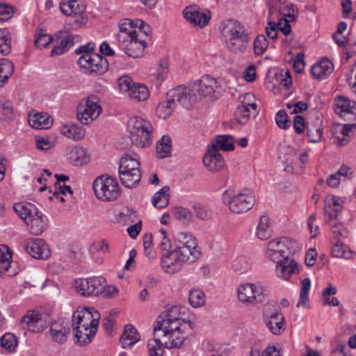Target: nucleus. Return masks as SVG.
<instances>
[{"mask_svg": "<svg viewBox=\"0 0 356 356\" xmlns=\"http://www.w3.org/2000/svg\"><path fill=\"white\" fill-rule=\"evenodd\" d=\"M200 255L197 239L189 233L179 232L175 236V248L162 255L161 266L165 273L174 274L184 264L194 262Z\"/></svg>", "mask_w": 356, "mask_h": 356, "instance_id": "1", "label": "nucleus"}, {"mask_svg": "<svg viewBox=\"0 0 356 356\" xmlns=\"http://www.w3.org/2000/svg\"><path fill=\"white\" fill-rule=\"evenodd\" d=\"M155 325L159 327L166 348L181 347L186 339L183 332L194 328V323L190 320L175 318L170 312L159 316Z\"/></svg>", "mask_w": 356, "mask_h": 356, "instance_id": "2", "label": "nucleus"}, {"mask_svg": "<svg viewBox=\"0 0 356 356\" xmlns=\"http://www.w3.org/2000/svg\"><path fill=\"white\" fill-rule=\"evenodd\" d=\"M334 111L345 121L351 122L349 124H344L340 128L339 135L335 136L340 145L343 146L350 141L349 133L356 128V102H351L344 97L338 96L334 102Z\"/></svg>", "mask_w": 356, "mask_h": 356, "instance_id": "3", "label": "nucleus"}, {"mask_svg": "<svg viewBox=\"0 0 356 356\" xmlns=\"http://www.w3.org/2000/svg\"><path fill=\"white\" fill-rule=\"evenodd\" d=\"M222 34L226 38L227 47L235 53H243L245 51L250 36L244 27L234 19L223 22L220 26Z\"/></svg>", "mask_w": 356, "mask_h": 356, "instance_id": "4", "label": "nucleus"}, {"mask_svg": "<svg viewBox=\"0 0 356 356\" xmlns=\"http://www.w3.org/2000/svg\"><path fill=\"white\" fill-rule=\"evenodd\" d=\"M186 86H179L169 90L166 94V100L160 102L156 108V115L161 119L170 117L179 104L186 109L191 108L193 97L187 96Z\"/></svg>", "mask_w": 356, "mask_h": 356, "instance_id": "5", "label": "nucleus"}, {"mask_svg": "<svg viewBox=\"0 0 356 356\" xmlns=\"http://www.w3.org/2000/svg\"><path fill=\"white\" fill-rule=\"evenodd\" d=\"M127 131L133 145L144 148L152 144V124L139 116L129 118L127 124Z\"/></svg>", "mask_w": 356, "mask_h": 356, "instance_id": "6", "label": "nucleus"}, {"mask_svg": "<svg viewBox=\"0 0 356 356\" xmlns=\"http://www.w3.org/2000/svg\"><path fill=\"white\" fill-rule=\"evenodd\" d=\"M222 202L232 212L240 214L248 211L253 207L255 197L254 193L247 188L232 195L228 191H225L222 194Z\"/></svg>", "mask_w": 356, "mask_h": 356, "instance_id": "7", "label": "nucleus"}, {"mask_svg": "<svg viewBox=\"0 0 356 356\" xmlns=\"http://www.w3.org/2000/svg\"><path fill=\"white\" fill-rule=\"evenodd\" d=\"M93 189L96 197L102 201L115 200L121 194L117 181L106 175H102L95 179Z\"/></svg>", "mask_w": 356, "mask_h": 356, "instance_id": "8", "label": "nucleus"}, {"mask_svg": "<svg viewBox=\"0 0 356 356\" xmlns=\"http://www.w3.org/2000/svg\"><path fill=\"white\" fill-rule=\"evenodd\" d=\"M102 111L99 99L90 95L86 99H82L77 106V119L83 124H89L99 116Z\"/></svg>", "mask_w": 356, "mask_h": 356, "instance_id": "9", "label": "nucleus"}, {"mask_svg": "<svg viewBox=\"0 0 356 356\" xmlns=\"http://www.w3.org/2000/svg\"><path fill=\"white\" fill-rule=\"evenodd\" d=\"M218 88V83L209 75L202 76L195 81L190 87H186L187 96L193 97L194 101L191 102V107L202 97L211 96Z\"/></svg>", "mask_w": 356, "mask_h": 356, "instance_id": "10", "label": "nucleus"}, {"mask_svg": "<svg viewBox=\"0 0 356 356\" xmlns=\"http://www.w3.org/2000/svg\"><path fill=\"white\" fill-rule=\"evenodd\" d=\"M78 64L86 70V73L92 76L104 74L108 69V61L99 54L81 55Z\"/></svg>", "mask_w": 356, "mask_h": 356, "instance_id": "11", "label": "nucleus"}, {"mask_svg": "<svg viewBox=\"0 0 356 356\" xmlns=\"http://www.w3.org/2000/svg\"><path fill=\"white\" fill-rule=\"evenodd\" d=\"M106 286V280L103 277H92L86 279H77L74 281L76 291L83 296H97Z\"/></svg>", "mask_w": 356, "mask_h": 356, "instance_id": "12", "label": "nucleus"}, {"mask_svg": "<svg viewBox=\"0 0 356 356\" xmlns=\"http://www.w3.org/2000/svg\"><path fill=\"white\" fill-rule=\"evenodd\" d=\"M99 318V313L93 307L84 308L81 311H76L72 315L73 329H79L83 327L97 329Z\"/></svg>", "mask_w": 356, "mask_h": 356, "instance_id": "13", "label": "nucleus"}, {"mask_svg": "<svg viewBox=\"0 0 356 356\" xmlns=\"http://www.w3.org/2000/svg\"><path fill=\"white\" fill-rule=\"evenodd\" d=\"M26 252L35 259H47L51 255L50 249L42 238H29L23 245Z\"/></svg>", "mask_w": 356, "mask_h": 356, "instance_id": "14", "label": "nucleus"}, {"mask_svg": "<svg viewBox=\"0 0 356 356\" xmlns=\"http://www.w3.org/2000/svg\"><path fill=\"white\" fill-rule=\"evenodd\" d=\"M58 38L57 44L51 51V56L61 55L67 52L75 43L81 41V36L72 35L68 32L60 31L56 35Z\"/></svg>", "mask_w": 356, "mask_h": 356, "instance_id": "15", "label": "nucleus"}, {"mask_svg": "<svg viewBox=\"0 0 356 356\" xmlns=\"http://www.w3.org/2000/svg\"><path fill=\"white\" fill-rule=\"evenodd\" d=\"M299 272V266L293 259L285 257L277 262L275 273L281 280L287 281L293 275H298Z\"/></svg>", "mask_w": 356, "mask_h": 356, "instance_id": "16", "label": "nucleus"}, {"mask_svg": "<svg viewBox=\"0 0 356 356\" xmlns=\"http://www.w3.org/2000/svg\"><path fill=\"white\" fill-rule=\"evenodd\" d=\"M21 323L33 332H40L47 327L42 314L34 310L28 311L22 318Z\"/></svg>", "mask_w": 356, "mask_h": 356, "instance_id": "17", "label": "nucleus"}, {"mask_svg": "<svg viewBox=\"0 0 356 356\" xmlns=\"http://www.w3.org/2000/svg\"><path fill=\"white\" fill-rule=\"evenodd\" d=\"M203 163L204 166L213 172H218L225 166V161L214 145H209L204 155Z\"/></svg>", "mask_w": 356, "mask_h": 356, "instance_id": "18", "label": "nucleus"}, {"mask_svg": "<svg viewBox=\"0 0 356 356\" xmlns=\"http://www.w3.org/2000/svg\"><path fill=\"white\" fill-rule=\"evenodd\" d=\"M119 45L127 56L140 58L144 54L146 42L140 35H138L134 38L131 37V39L125 41L124 44Z\"/></svg>", "mask_w": 356, "mask_h": 356, "instance_id": "19", "label": "nucleus"}, {"mask_svg": "<svg viewBox=\"0 0 356 356\" xmlns=\"http://www.w3.org/2000/svg\"><path fill=\"white\" fill-rule=\"evenodd\" d=\"M184 16L187 22L195 26L204 27L208 24L210 16L200 12L199 8L195 5L187 6L183 11Z\"/></svg>", "mask_w": 356, "mask_h": 356, "instance_id": "20", "label": "nucleus"}, {"mask_svg": "<svg viewBox=\"0 0 356 356\" xmlns=\"http://www.w3.org/2000/svg\"><path fill=\"white\" fill-rule=\"evenodd\" d=\"M51 339L58 343H64L70 332V322L58 319L53 322L50 327Z\"/></svg>", "mask_w": 356, "mask_h": 356, "instance_id": "21", "label": "nucleus"}, {"mask_svg": "<svg viewBox=\"0 0 356 356\" xmlns=\"http://www.w3.org/2000/svg\"><path fill=\"white\" fill-rule=\"evenodd\" d=\"M341 200L339 197L335 196H328L325 200L324 213L325 221L330 222L336 220L338 213L341 212L342 206Z\"/></svg>", "mask_w": 356, "mask_h": 356, "instance_id": "22", "label": "nucleus"}, {"mask_svg": "<svg viewBox=\"0 0 356 356\" xmlns=\"http://www.w3.org/2000/svg\"><path fill=\"white\" fill-rule=\"evenodd\" d=\"M13 208L26 224L29 220H33L42 213L35 204L30 202H17L14 204Z\"/></svg>", "mask_w": 356, "mask_h": 356, "instance_id": "23", "label": "nucleus"}, {"mask_svg": "<svg viewBox=\"0 0 356 356\" xmlns=\"http://www.w3.org/2000/svg\"><path fill=\"white\" fill-rule=\"evenodd\" d=\"M238 300L243 303L253 302L257 296L261 293V289L258 288L253 284L245 283L239 285L238 290Z\"/></svg>", "mask_w": 356, "mask_h": 356, "instance_id": "24", "label": "nucleus"}, {"mask_svg": "<svg viewBox=\"0 0 356 356\" xmlns=\"http://www.w3.org/2000/svg\"><path fill=\"white\" fill-rule=\"evenodd\" d=\"M139 35L134 26V22L129 19H122L119 23V33L117 35L119 44H124L131 37Z\"/></svg>", "mask_w": 356, "mask_h": 356, "instance_id": "25", "label": "nucleus"}, {"mask_svg": "<svg viewBox=\"0 0 356 356\" xmlns=\"http://www.w3.org/2000/svg\"><path fill=\"white\" fill-rule=\"evenodd\" d=\"M159 327L156 325L154 327V338L147 342V348L149 356H162L164 353V341L161 338Z\"/></svg>", "mask_w": 356, "mask_h": 356, "instance_id": "26", "label": "nucleus"}, {"mask_svg": "<svg viewBox=\"0 0 356 356\" xmlns=\"http://www.w3.org/2000/svg\"><path fill=\"white\" fill-rule=\"evenodd\" d=\"M29 232L33 236L42 234L48 227V218L42 213L26 222Z\"/></svg>", "mask_w": 356, "mask_h": 356, "instance_id": "27", "label": "nucleus"}, {"mask_svg": "<svg viewBox=\"0 0 356 356\" xmlns=\"http://www.w3.org/2000/svg\"><path fill=\"white\" fill-rule=\"evenodd\" d=\"M333 64L327 58H323L311 68V73L316 79H324L333 72Z\"/></svg>", "mask_w": 356, "mask_h": 356, "instance_id": "28", "label": "nucleus"}, {"mask_svg": "<svg viewBox=\"0 0 356 356\" xmlns=\"http://www.w3.org/2000/svg\"><path fill=\"white\" fill-rule=\"evenodd\" d=\"M265 323L273 334H281L285 330L284 318L281 313H273L269 317H266Z\"/></svg>", "mask_w": 356, "mask_h": 356, "instance_id": "29", "label": "nucleus"}, {"mask_svg": "<svg viewBox=\"0 0 356 356\" xmlns=\"http://www.w3.org/2000/svg\"><path fill=\"white\" fill-rule=\"evenodd\" d=\"M60 9L63 14L70 16L84 13L86 5L83 0H68L60 3Z\"/></svg>", "mask_w": 356, "mask_h": 356, "instance_id": "30", "label": "nucleus"}, {"mask_svg": "<svg viewBox=\"0 0 356 356\" xmlns=\"http://www.w3.org/2000/svg\"><path fill=\"white\" fill-rule=\"evenodd\" d=\"M68 159L74 165H83L88 163L90 161V156L85 148L75 146L70 149L68 152Z\"/></svg>", "mask_w": 356, "mask_h": 356, "instance_id": "31", "label": "nucleus"}, {"mask_svg": "<svg viewBox=\"0 0 356 356\" xmlns=\"http://www.w3.org/2000/svg\"><path fill=\"white\" fill-rule=\"evenodd\" d=\"M140 334L137 330L131 324L124 327L123 333L121 335L120 342L123 348L130 347L140 340Z\"/></svg>", "mask_w": 356, "mask_h": 356, "instance_id": "32", "label": "nucleus"}, {"mask_svg": "<svg viewBox=\"0 0 356 356\" xmlns=\"http://www.w3.org/2000/svg\"><path fill=\"white\" fill-rule=\"evenodd\" d=\"M139 156L135 153L127 154L120 159L118 170L140 171Z\"/></svg>", "mask_w": 356, "mask_h": 356, "instance_id": "33", "label": "nucleus"}, {"mask_svg": "<svg viewBox=\"0 0 356 356\" xmlns=\"http://www.w3.org/2000/svg\"><path fill=\"white\" fill-rule=\"evenodd\" d=\"M29 123L34 129H45L52 124V120L46 113H35L29 117Z\"/></svg>", "mask_w": 356, "mask_h": 356, "instance_id": "34", "label": "nucleus"}, {"mask_svg": "<svg viewBox=\"0 0 356 356\" xmlns=\"http://www.w3.org/2000/svg\"><path fill=\"white\" fill-rule=\"evenodd\" d=\"M118 173L122 184L129 188L138 186L141 179L140 172L118 170Z\"/></svg>", "mask_w": 356, "mask_h": 356, "instance_id": "35", "label": "nucleus"}, {"mask_svg": "<svg viewBox=\"0 0 356 356\" xmlns=\"http://www.w3.org/2000/svg\"><path fill=\"white\" fill-rule=\"evenodd\" d=\"M60 132L65 136L74 140H79L85 136L83 129L74 124L63 125L60 127Z\"/></svg>", "mask_w": 356, "mask_h": 356, "instance_id": "36", "label": "nucleus"}, {"mask_svg": "<svg viewBox=\"0 0 356 356\" xmlns=\"http://www.w3.org/2000/svg\"><path fill=\"white\" fill-rule=\"evenodd\" d=\"M234 140L231 135H219L216 137L210 145H214L216 149L229 152L234 149Z\"/></svg>", "mask_w": 356, "mask_h": 356, "instance_id": "37", "label": "nucleus"}, {"mask_svg": "<svg viewBox=\"0 0 356 356\" xmlns=\"http://www.w3.org/2000/svg\"><path fill=\"white\" fill-rule=\"evenodd\" d=\"M73 330L76 332L75 338L76 339V343L81 346L89 343L97 332V329L90 328V327Z\"/></svg>", "mask_w": 356, "mask_h": 356, "instance_id": "38", "label": "nucleus"}, {"mask_svg": "<svg viewBox=\"0 0 356 356\" xmlns=\"http://www.w3.org/2000/svg\"><path fill=\"white\" fill-rule=\"evenodd\" d=\"M256 236L260 240H267L271 236L270 219L266 216H261L256 229Z\"/></svg>", "mask_w": 356, "mask_h": 356, "instance_id": "39", "label": "nucleus"}, {"mask_svg": "<svg viewBox=\"0 0 356 356\" xmlns=\"http://www.w3.org/2000/svg\"><path fill=\"white\" fill-rule=\"evenodd\" d=\"M169 198L170 187L165 186L154 194L152 200V204L156 208L163 209L168 205Z\"/></svg>", "mask_w": 356, "mask_h": 356, "instance_id": "40", "label": "nucleus"}, {"mask_svg": "<svg viewBox=\"0 0 356 356\" xmlns=\"http://www.w3.org/2000/svg\"><path fill=\"white\" fill-rule=\"evenodd\" d=\"M14 64L7 58L0 59V87L7 82L14 72Z\"/></svg>", "mask_w": 356, "mask_h": 356, "instance_id": "41", "label": "nucleus"}, {"mask_svg": "<svg viewBox=\"0 0 356 356\" xmlns=\"http://www.w3.org/2000/svg\"><path fill=\"white\" fill-rule=\"evenodd\" d=\"M12 255L9 249L6 245L0 246V274L7 273L8 275H11L9 268L10 267Z\"/></svg>", "mask_w": 356, "mask_h": 356, "instance_id": "42", "label": "nucleus"}, {"mask_svg": "<svg viewBox=\"0 0 356 356\" xmlns=\"http://www.w3.org/2000/svg\"><path fill=\"white\" fill-rule=\"evenodd\" d=\"M130 98L136 101H145L149 95L148 88L143 84L135 83L127 95Z\"/></svg>", "mask_w": 356, "mask_h": 356, "instance_id": "43", "label": "nucleus"}, {"mask_svg": "<svg viewBox=\"0 0 356 356\" xmlns=\"http://www.w3.org/2000/svg\"><path fill=\"white\" fill-rule=\"evenodd\" d=\"M172 150L171 139L168 136H163L157 143L156 153L159 159H164L170 155Z\"/></svg>", "mask_w": 356, "mask_h": 356, "instance_id": "44", "label": "nucleus"}, {"mask_svg": "<svg viewBox=\"0 0 356 356\" xmlns=\"http://www.w3.org/2000/svg\"><path fill=\"white\" fill-rule=\"evenodd\" d=\"M52 41L51 35L47 33L45 29H37L34 39V44L37 48L47 47Z\"/></svg>", "mask_w": 356, "mask_h": 356, "instance_id": "45", "label": "nucleus"}, {"mask_svg": "<svg viewBox=\"0 0 356 356\" xmlns=\"http://www.w3.org/2000/svg\"><path fill=\"white\" fill-rule=\"evenodd\" d=\"M332 255L334 257L350 259L352 258V252L347 245L337 240L332 247Z\"/></svg>", "mask_w": 356, "mask_h": 356, "instance_id": "46", "label": "nucleus"}, {"mask_svg": "<svg viewBox=\"0 0 356 356\" xmlns=\"http://www.w3.org/2000/svg\"><path fill=\"white\" fill-rule=\"evenodd\" d=\"M11 51V36L7 29H0V53L8 55Z\"/></svg>", "mask_w": 356, "mask_h": 356, "instance_id": "47", "label": "nucleus"}, {"mask_svg": "<svg viewBox=\"0 0 356 356\" xmlns=\"http://www.w3.org/2000/svg\"><path fill=\"white\" fill-rule=\"evenodd\" d=\"M267 257L274 262H277L284 257V251L278 249L277 243L273 240L268 243Z\"/></svg>", "mask_w": 356, "mask_h": 356, "instance_id": "48", "label": "nucleus"}, {"mask_svg": "<svg viewBox=\"0 0 356 356\" xmlns=\"http://www.w3.org/2000/svg\"><path fill=\"white\" fill-rule=\"evenodd\" d=\"M193 209L195 216L202 220H209L212 218L213 212L211 209L199 203L194 204Z\"/></svg>", "mask_w": 356, "mask_h": 356, "instance_id": "49", "label": "nucleus"}, {"mask_svg": "<svg viewBox=\"0 0 356 356\" xmlns=\"http://www.w3.org/2000/svg\"><path fill=\"white\" fill-rule=\"evenodd\" d=\"M311 287V281L309 278H305L302 281V286L300 292L299 301L298 302L296 307H305L307 302L309 300V291Z\"/></svg>", "mask_w": 356, "mask_h": 356, "instance_id": "50", "label": "nucleus"}, {"mask_svg": "<svg viewBox=\"0 0 356 356\" xmlns=\"http://www.w3.org/2000/svg\"><path fill=\"white\" fill-rule=\"evenodd\" d=\"M323 129L320 125L311 124L307 126V135L309 142L318 143L321 140Z\"/></svg>", "mask_w": 356, "mask_h": 356, "instance_id": "51", "label": "nucleus"}, {"mask_svg": "<svg viewBox=\"0 0 356 356\" xmlns=\"http://www.w3.org/2000/svg\"><path fill=\"white\" fill-rule=\"evenodd\" d=\"M188 301L193 307H199L204 304L205 295L203 291L199 289H193L190 291Z\"/></svg>", "mask_w": 356, "mask_h": 356, "instance_id": "52", "label": "nucleus"}, {"mask_svg": "<svg viewBox=\"0 0 356 356\" xmlns=\"http://www.w3.org/2000/svg\"><path fill=\"white\" fill-rule=\"evenodd\" d=\"M235 115L237 121L241 124H243L248 122L251 115L253 116V113L250 107L240 104L235 111Z\"/></svg>", "mask_w": 356, "mask_h": 356, "instance_id": "53", "label": "nucleus"}, {"mask_svg": "<svg viewBox=\"0 0 356 356\" xmlns=\"http://www.w3.org/2000/svg\"><path fill=\"white\" fill-rule=\"evenodd\" d=\"M15 117L13 104L10 102H0V120L11 121Z\"/></svg>", "mask_w": 356, "mask_h": 356, "instance_id": "54", "label": "nucleus"}, {"mask_svg": "<svg viewBox=\"0 0 356 356\" xmlns=\"http://www.w3.org/2000/svg\"><path fill=\"white\" fill-rule=\"evenodd\" d=\"M70 18L68 19V25L72 29L75 30L84 26L87 24L88 19L85 12L81 14L70 15Z\"/></svg>", "mask_w": 356, "mask_h": 356, "instance_id": "55", "label": "nucleus"}, {"mask_svg": "<svg viewBox=\"0 0 356 356\" xmlns=\"http://www.w3.org/2000/svg\"><path fill=\"white\" fill-rule=\"evenodd\" d=\"M175 218L184 224L188 223L192 218L190 211L182 207H177L172 209Z\"/></svg>", "mask_w": 356, "mask_h": 356, "instance_id": "56", "label": "nucleus"}, {"mask_svg": "<svg viewBox=\"0 0 356 356\" xmlns=\"http://www.w3.org/2000/svg\"><path fill=\"white\" fill-rule=\"evenodd\" d=\"M278 13L282 16V18H287L289 20L295 21L298 13V8L291 3H285Z\"/></svg>", "mask_w": 356, "mask_h": 356, "instance_id": "57", "label": "nucleus"}, {"mask_svg": "<svg viewBox=\"0 0 356 356\" xmlns=\"http://www.w3.org/2000/svg\"><path fill=\"white\" fill-rule=\"evenodd\" d=\"M0 343L1 346L8 351H13L17 345L16 337L11 333L3 335L0 339Z\"/></svg>", "mask_w": 356, "mask_h": 356, "instance_id": "58", "label": "nucleus"}, {"mask_svg": "<svg viewBox=\"0 0 356 356\" xmlns=\"http://www.w3.org/2000/svg\"><path fill=\"white\" fill-rule=\"evenodd\" d=\"M90 251L108 254L110 252V245L106 239L101 238L94 241L90 245Z\"/></svg>", "mask_w": 356, "mask_h": 356, "instance_id": "59", "label": "nucleus"}, {"mask_svg": "<svg viewBox=\"0 0 356 356\" xmlns=\"http://www.w3.org/2000/svg\"><path fill=\"white\" fill-rule=\"evenodd\" d=\"M268 45V40L264 35H259L254 41V51L256 55H261L266 50Z\"/></svg>", "mask_w": 356, "mask_h": 356, "instance_id": "60", "label": "nucleus"}, {"mask_svg": "<svg viewBox=\"0 0 356 356\" xmlns=\"http://www.w3.org/2000/svg\"><path fill=\"white\" fill-rule=\"evenodd\" d=\"M275 122L279 128L286 129L290 127L291 122L284 110L279 111L275 115Z\"/></svg>", "mask_w": 356, "mask_h": 356, "instance_id": "61", "label": "nucleus"}, {"mask_svg": "<svg viewBox=\"0 0 356 356\" xmlns=\"http://www.w3.org/2000/svg\"><path fill=\"white\" fill-rule=\"evenodd\" d=\"M160 234L159 247L163 251H170L175 248V241L171 243L170 238L167 236V233L165 229H161L159 231Z\"/></svg>", "mask_w": 356, "mask_h": 356, "instance_id": "62", "label": "nucleus"}, {"mask_svg": "<svg viewBox=\"0 0 356 356\" xmlns=\"http://www.w3.org/2000/svg\"><path fill=\"white\" fill-rule=\"evenodd\" d=\"M15 13L13 6L8 3H0V21H7L10 19Z\"/></svg>", "mask_w": 356, "mask_h": 356, "instance_id": "63", "label": "nucleus"}, {"mask_svg": "<svg viewBox=\"0 0 356 356\" xmlns=\"http://www.w3.org/2000/svg\"><path fill=\"white\" fill-rule=\"evenodd\" d=\"M118 87L122 92L129 94L132 86L135 84L133 83L131 78L129 76H123L118 80Z\"/></svg>", "mask_w": 356, "mask_h": 356, "instance_id": "64", "label": "nucleus"}]
</instances>
